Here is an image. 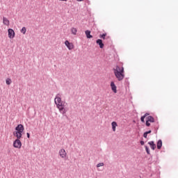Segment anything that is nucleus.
Segmentation results:
<instances>
[{
	"label": "nucleus",
	"mask_w": 178,
	"mask_h": 178,
	"mask_svg": "<svg viewBox=\"0 0 178 178\" xmlns=\"http://www.w3.org/2000/svg\"><path fill=\"white\" fill-rule=\"evenodd\" d=\"M114 74L118 81H122L124 79V68L119 65H116L115 67L113 68Z\"/></svg>",
	"instance_id": "1"
},
{
	"label": "nucleus",
	"mask_w": 178,
	"mask_h": 178,
	"mask_svg": "<svg viewBox=\"0 0 178 178\" xmlns=\"http://www.w3.org/2000/svg\"><path fill=\"white\" fill-rule=\"evenodd\" d=\"M65 102H61L60 103H58L56 104V106L60 112V113H62V115H63V116H65V115H66V108H65Z\"/></svg>",
	"instance_id": "2"
},
{
	"label": "nucleus",
	"mask_w": 178,
	"mask_h": 178,
	"mask_svg": "<svg viewBox=\"0 0 178 178\" xmlns=\"http://www.w3.org/2000/svg\"><path fill=\"white\" fill-rule=\"evenodd\" d=\"M54 102L56 105H57V104H60V102H62V95H60V93H58L56 95V97L54 99Z\"/></svg>",
	"instance_id": "3"
},
{
	"label": "nucleus",
	"mask_w": 178,
	"mask_h": 178,
	"mask_svg": "<svg viewBox=\"0 0 178 178\" xmlns=\"http://www.w3.org/2000/svg\"><path fill=\"white\" fill-rule=\"evenodd\" d=\"M13 147L14 148H22V142L20 141V139H16L13 142Z\"/></svg>",
	"instance_id": "4"
},
{
	"label": "nucleus",
	"mask_w": 178,
	"mask_h": 178,
	"mask_svg": "<svg viewBox=\"0 0 178 178\" xmlns=\"http://www.w3.org/2000/svg\"><path fill=\"white\" fill-rule=\"evenodd\" d=\"M65 45L67 47V48L70 51H72V49H73V48H74V45L73 44V43L69 42L68 40H65Z\"/></svg>",
	"instance_id": "5"
},
{
	"label": "nucleus",
	"mask_w": 178,
	"mask_h": 178,
	"mask_svg": "<svg viewBox=\"0 0 178 178\" xmlns=\"http://www.w3.org/2000/svg\"><path fill=\"white\" fill-rule=\"evenodd\" d=\"M58 154L60 158H63V159H65V158H66V156L67 155V153H66V150H65V149H60L58 152Z\"/></svg>",
	"instance_id": "6"
},
{
	"label": "nucleus",
	"mask_w": 178,
	"mask_h": 178,
	"mask_svg": "<svg viewBox=\"0 0 178 178\" xmlns=\"http://www.w3.org/2000/svg\"><path fill=\"white\" fill-rule=\"evenodd\" d=\"M15 130L17 132L23 133V131H24V127L23 124H19L15 127Z\"/></svg>",
	"instance_id": "7"
},
{
	"label": "nucleus",
	"mask_w": 178,
	"mask_h": 178,
	"mask_svg": "<svg viewBox=\"0 0 178 178\" xmlns=\"http://www.w3.org/2000/svg\"><path fill=\"white\" fill-rule=\"evenodd\" d=\"M111 90L113 92H114L115 94H116V92H118V87H116V85L115 84V82L111 81Z\"/></svg>",
	"instance_id": "8"
},
{
	"label": "nucleus",
	"mask_w": 178,
	"mask_h": 178,
	"mask_svg": "<svg viewBox=\"0 0 178 178\" xmlns=\"http://www.w3.org/2000/svg\"><path fill=\"white\" fill-rule=\"evenodd\" d=\"M8 37L10 38H15V31L12 29H8Z\"/></svg>",
	"instance_id": "9"
},
{
	"label": "nucleus",
	"mask_w": 178,
	"mask_h": 178,
	"mask_svg": "<svg viewBox=\"0 0 178 178\" xmlns=\"http://www.w3.org/2000/svg\"><path fill=\"white\" fill-rule=\"evenodd\" d=\"M13 136H15V137H17V140H20L22 138V132L14 131L13 132Z\"/></svg>",
	"instance_id": "10"
},
{
	"label": "nucleus",
	"mask_w": 178,
	"mask_h": 178,
	"mask_svg": "<svg viewBox=\"0 0 178 178\" xmlns=\"http://www.w3.org/2000/svg\"><path fill=\"white\" fill-rule=\"evenodd\" d=\"M96 43L97 44V45H99V48H101V49H102V48H104V42H102V40H101V39H97V40H96Z\"/></svg>",
	"instance_id": "11"
},
{
	"label": "nucleus",
	"mask_w": 178,
	"mask_h": 178,
	"mask_svg": "<svg viewBox=\"0 0 178 178\" xmlns=\"http://www.w3.org/2000/svg\"><path fill=\"white\" fill-rule=\"evenodd\" d=\"M3 24H5V26H9V24H10V22H9V19H8V18L3 17Z\"/></svg>",
	"instance_id": "12"
},
{
	"label": "nucleus",
	"mask_w": 178,
	"mask_h": 178,
	"mask_svg": "<svg viewBox=\"0 0 178 178\" xmlns=\"http://www.w3.org/2000/svg\"><path fill=\"white\" fill-rule=\"evenodd\" d=\"M149 145H150V148L154 151L155 148H156V145L154 143V141L148 142Z\"/></svg>",
	"instance_id": "13"
},
{
	"label": "nucleus",
	"mask_w": 178,
	"mask_h": 178,
	"mask_svg": "<svg viewBox=\"0 0 178 178\" xmlns=\"http://www.w3.org/2000/svg\"><path fill=\"white\" fill-rule=\"evenodd\" d=\"M85 34H86L87 38H92V35H91L90 31H88V30L86 31Z\"/></svg>",
	"instance_id": "14"
},
{
	"label": "nucleus",
	"mask_w": 178,
	"mask_h": 178,
	"mask_svg": "<svg viewBox=\"0 0 178 178\" xmlns=\"http://www.w3.org/2000/svg\"><path fill=\"white\" fill-rule=\"evenodd\" d=\"M147 122H150V123H154V122H155V119L154 118V117L149 115L148 117H147Z\"/></svg>",
	"instance_id": "15"
},
{
	"label": "nucleus",
	"mask_w": 178,
	"mask_h": 178,
	"mask_svg": "<svg viewBox=\"0 0 178 178\" xmlns=\"http://www.w3.org/2000/svg\"><path fill=\"white\" fill-rule=\"evenodd\" d=\"M111 126H112L113 131H116V127L118 126V123L116 122H113L111 123Z\"/></svg>",
	"instance_id": "16"
},
{
	"label": "nucleus",
	"mask_w": 178,
	"mask_h": 178,
	"mask_svg": "<svg viewBox=\"0 0 178 178\" xmlns=\"http://www.w3.org/2000/svg\"><path fill=\"white\" fill-rule=\"evenodd\" d=\"M156 147L158 149H161L162 148V140H159L156 144Z\"/></svg>",
	"instance_id": "17"
},
{
	"label": "nucleus",
	"mask_w": 178,
	"mask_h": 178,
	"mask_svg": "<svg viewBox=\"0 0 178 178\" xmlns=\"http://www.w3.org/2000/svg\"><path fill=\"white\" fill-rule=\"evenodd\" d=\"M71 31H72V33L74 35H76V33H77V29L76 28H72L71 29Z\"/></svg>",
	"instance_id": "18"
},
{
	"label": "nucleus",
	"mask_w": 178,
	"mask_h": 178,
	"mask_svg": "<svg viewBox=\"0 0 178 178\" xmlns=\"http://www.w3.org/2000/svg\"><path fill=\"white\" fill-rule=\"evenodd\" d=\"M6 83L7 86H10V84L12 83V80L8 78L6 80Z\"/></svg>",
	"instance_id": "19"
},
{
	"label": "nucleus",
	"mask_w": 178,
	"mask_h": 178,
	"mask_svg": "<svg viewBox=\"0 0 178 178\" xmlns=\"http://www.w3.org/2000/svg\"><path fill=\"white\" fill-rule=\"evenodd\" d=\"M145 151H146L147 154L148 155H150L151 152L149 151V147H148V146H145Z\"/></svg>",
	"instance_id": "20"
},
{
	"label": "nucleus",
	"mask_w": 178,
	"mask_h": 178,
	"mask_svg": "<svg viewBox=\"0 0 178 178\" xmlns=\"http://www.w3.org/2000/svg\"><path fill=\"white\" fill-rule=\"evenodd\" d=\"M106 37V33H103L99 35V38H102V40H105Z\"/></svg>",
	"instance_id": "21"
},
{
	"label": "nucleus",
	"mask_w": 178,
	"mask_h": 178,
	"mask_svg": "<svg viewBox=\"0 0 178 178\" xmlns=\"http://www.w3.org/2000/svg\"><path fill=\"white\" fill-rule=\"evenodd\" d=\"M21 33H22V34H26V27H22L21 29Z\"/></svg>",
	"instance_id": "22"
},
{
	"label": "nucleus",
	"mask_w": 178,
	"mask_h": 178,
	"mask_svg": "<svg viewBox=\"0 0 178 178\" xmlns=\"http://www.w3.org/2000/svg\"><path fill=\"white\" fill-rule=\"evenodd\" d=\"M145 116L144 115L140 118V120L143 123H145Z\"/></svg>",
	"instance_id": "23"
},
{
	"label": "nucleus",
	"mask_w": 178,
	"mask_h": 178,
	"mask_svg": "<svg viewBox=\"0 0 178 178\" xmlns=\"http://www.w3.org/2000/svg\"><path fill=\"white\" fill-rule=\"evenodd\" d=\"M145 124L147 127H149V126H151V123H149V121H148L147 120H146Z\"/></svg>",
	"instance_id": "24"
},
{
	"label": "nucleus",
	"mask_w": 178,
	"mask_h": 178,
	"mask_svg": "<svg viewBox=\"0 0 178 178\" xmlns=\"http://www.w3.org/2000/svg\"><path fill=\"white\" fill-rule=\"evenodd\" d=\"M101 166H104V163H99L97 165V168H101Z\"/></svg>",
	"instance_id": "25"
},
{
	"label": "nucleus",
	"mask_w": 178,
	"mask_h": 178,
	"mask_svg": "<svg viewBox=\"0 0 178 178\" xmlns=\"http://www.w3.org/2000/svg\"><path fill=\"white\" fill-rule=\"evenodd\" d=\"M145 133H146V134H151V133H152V131L151 130H149V131H145Z\"/></svg>",
	"instance_id": "26"
},
{
	"label": "nucleus",
	"mask_w": 178,
	"mask_h": 178,
	"mask_svg": "<svg viewBox=\"0 0 178 178\" xmlns=\"http://www.w3.org/2000/svg\"><path fill=\"white\" fill-rule=\"evenodd\" d=\"M148 135H147V134L146 133V132H145L144 134H143V137L145 138H147V136Z\"/></svg>",
	"instance_id": "27"
},
{
	"label": "nucleus",
	"mask_w": 178,
	"mask_h": 178,
	"mask_svg": "<svg viewBox=\"0 0 178 178\" xmlns=\"http://www.w3.org/2000/svg\"><path fill=\"white\" fill-rule=\"evenodd\" d=\"M143 116H145V118H147V116H149V113H146Z\"/></svg>",
	"instance_id": "28"
},
{
	"label": "nucleus",
	"mask_w": 178,
	"mask_h": 178,
	"mask_svg": "<svg viewBox=\"0 0 178 178\" xmlns=\"http://www.w3.org/2000/svg\"><path fill=\"white\" fill-rule=\"evenodd\" d=\"M140 145H144L145 143H144V140H140Z\"/></svg>",
	"instance_id": "29"
},
{
	"label": "nucleus",
	"mask_w": 178,
	"mask_h": 178,
	"mask_svg": "<svg viewBox=\"0 0 178 178\" xmlns=\"http://www.w3.org/2000/svg\"><path fill=\"white\" fill-rule=\"evenodd\" d=\"M26 137H27L28 138H30V133H26Z\"/></svg>",
	"instance_id": "30"
},
{
	"label": "nucleus",
	"mask_w": 178,
	"mask_h": 178,
	"mask_svg": "<svg viewBox=\"0 0 178 178\" xmlns=\"http://www.w3.org/2000/svg\"><path fill=\"white\" fill-rule=\"evenodd\" d=\"M77 1V2H83V1H84V0H76Z\"/></svg>",
	"instance_id": "31"
},
{
	"label": "nucleus",
	"mask_w": 178,
	"mask_h": 178,
	"mask_svg": "<svg viewBox=\"0 0 178 178\" xmlns=\"http://www.w3.org/2000/svg\"><path fill=\"white\" fill-rule=\"evenodd\" d=\"M59 1H65V2H66V0H59Z\"/></svg>",
	"instance_id": "32"
}]
</instances>
